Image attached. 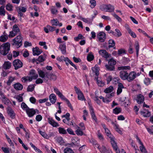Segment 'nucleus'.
<instances>
[{
  "label": "nucleus",
  "mask_w": 153,
  "mask_h": 153,
  "mask_svg": "<svg viewBox=\"0 0 153 153\" xmlns=\"http://www.w3.org/2000/svg\"><path fill=\"white\" fill-rule=\"evenodd\" d=\"M42 52V51L37 47L33 48V55H39Z\"/></svg>",
  "instance_id": "18"
},
{
  "label": "nucleus",
  "mask_w": 153,
  "mask_h": 153,
  "mask_svg": "<svg viewBox=\"0 0 153 153\" xmlns=\"http://www.w3.org/2000/svg\"><path fill=\"white\" fill-rule=\"evenodd\" d=\"M128 33L133 38H135L136 37L135 33L132 31L131 29H128Z\"/></svg>",
  "instance_id": "47"
},
{
  "label": "nucleus",
  "mask_w": 153,
  "mask_h": 153,
  "mask_svg": "<svg viewBox=\"0 0 153 153\" xmlns=\"http://www.w3.org/2000/svg\"><path fill=\"white\" fill-rule=\"evenodd\" d=\"M85 39L84 37L81 34H79L78 35L77 37L74 38V40L76 41H78L79 40L83 39Z\"/></svg>",
  "instance_id": "29"
},
{
  "label": "nucleus",
  "mask_w": 153,
  "mask_h": 153,
  "mask_svg": "<svg viewBox=\"0 0 153 153\" xmlns=\"http://www.w3.org/2000/svg\"><path fill=\"white\" fill-rule=\"evenodd\" d=\"M70 118L68 119H64L63 120V122L64 123L67 124L68 125H73V124L72 122H70Z\"/></svg>",
  "instance_id": "40"
},
{
  "label": "nucleus",
  "mask_w": 153,
  "mask_h": 153,
  "mask_svg": "<svg viewBox=\"0 0 153 153\" xmlns=\"http://www.w3.org/2000/svg\"><path fill=\"white\" fill-rule=\"evenodd\" d=\"M110 142L113 148L118 146L115 138L110 140Z\"/></svg>",
  "instance_id": "39"
},
{
  "label": "nucleus",
  "mask_w": 153,
  "mask_h": 153,
  "mask_svg": "<svg viewBox=\"0 0 153 153\" xmlns=\"http://www.w3.org/2000/svg\"><path fill=\"white\" fill-rule=\"evenodd\" d=\"M99 53L100 54L105 58H107L110 55L105 50H101L99 51Z\"/></svg>",
  "instance_id": "14"
},
{
  "label": "nucleus",
  "mask_w": 153,
  "mask_h": 153,
  "mask_svg": "<svg viewBox=\"0 0 153 153\" xmlns=\"http://www.w3.org/2000/svg\"><path fill=\"white\" fill-rule=\"evenodd\" d=\"M144 99V97L141 94H139L137 96L136 100L138 104H141L143 102Z\"/></svg>",
  "instance_id": "15"
},
{
  "label": "nucleus",
  "mask_w": 153,
  "mask_h": 153,
  "mask_svg": "<svg viewBox=\"0 0 153 153\" xmlns=\"http://www.w3.org/2000/svg\"><path fill=\"white\" fill-rule=\"evenodd\" d=\"M105 67L107 70L110 71H114L115 70L114 66L111 65H105Z\"/></svg>",
  "instance_id": "30"
},
{
  "label": "nucleus",
  "mask_w": 153,
  "mask_h": 153,
  "mask_svg": "<svg viewBox=\"0 0 153 153\" xmlns=\"http://www.w3.org/2000/svg\"><path fill=\"white\" fill-rule=\"evenodd\" d=\"M126 53V51L123 49H121L118 50V54L121 55L122 54H125Z\"/></svg>",
  "instance_id": "58"
},
{
  "label": "nucleus",
  "mask_w": 153,
  "mask_h": 153,
  "mask_svg": "<svg viewBox=\"0 0 153 153\" xmlns=\"http://www.w3.org/2000/svg\"><path fill=\"white\" fill-rule=\"evenodd\" d=\"M121 111L120 108H116L113 109V113L115 114H117Z\"/></svg>",
  "instance_id": "54"
},
{
  "label": "nucleus",
  "mask_w": 153,
  "mask_h": 153,
  "mask_svg": "<svg viewBox=\"0 0 153 153\" xmlns=\"http://www.w3.org/2000/svg\"><path fill=\"white\" fill-rule=\"evenodd\" d=\"M97 136L100 140H102L103 139V137L99 131H97Z\"/></svg>",
  "instance_id": "63"
},
{
  "label": "nucleus",
  "mask_w": 153,
  "mask_h": 153,
  "mask_svg": "<svg viewBox=\"0 0 153 153\" xmlns=\"http://www.w3.org/2000/svg\"><path fill=\"white\" fill-rule=\"evenodd\" d=\"M51 10L52 13L53 14L56 15L57 13L58 12L57 10L54 6H52L51 7Z\"/></svg>",
  "instance_id": "41"
},
{
  "label": "nucleus",
  "mask_w": 153,
  "mask_h": 153,
  "mask_svg": "<svg viewBox=\"0 0 153 153\" xmlns=\"http://www.w3.org/2000/svg\"><path fill=\"white\" fill-rule=\"evenodd\" d=\"M20 29L16 25H14L13 26V30L10 32L9 35V37H13L16 35L17 33H19Z\"/></svg>",
  "instance_id": "5"
},
{
  "label": "nucleus",
  "mask_w": 153,
  "mask_h": 153,
  "mask_svg": "<svg viewBox=\"0 0 153 153\" xmlns=\"http://www.w3.org/2000/svg\"><path fill=\"white\" fill-rule=\"evenodd\" d=\"M114 90L113 87L112 86H110L109 87L106 88L104 92L106 93H109L113 91Z\"/></svg>",
  "instance_id": "32"
},
{
  "label": "nucleus",
  "mask_w": 153,
  "mask_h": 153,
  "mask_svg": "<svg viewBox=\"0 0 153 153\" xmlns=\"http://www.w3.org/2000/svg\"><path fill=\"white\" fill-rule=\"evenodd\" d=\"M90 112L91 114L92 118L94 119L95 122L97 123V119L96 116V115L94 114V110L93 108L91 107L90 108Z\"/></svg>",
  "instance_id": "24"
},
{
  "label": "nucleus",
  "mask_w": 153,
  "mask_h": 153,
  "mask_svg": "<svg viewBox=\"0 0 153 153\" xmlns=\"http://www.w3.org/2000/svg\"><path fill=\"white\" fill-rule=\"evenodd\" d=\"M8 39V36L5 35H2L0 36V41L5 42Z\"/></svg>",
  "instance_id": "26"
},
{
  "label": "nucleus",
  "mask_w": 153,
  "mask_h": 153,
  "mask_svg": "<svg viewBox=\"0 0 153 153\" xmlns=\"http://www.w3.org/2000/svg\"><path fill=\"white\" fill-rule=\"evenodd\" d=\"M97 37L100 42H104L106 39V34L103 32H101L97 34Z\"/></svg>",
  "instance_id": "10"
},
{
  "label": "nucleus",
  "mask_w": 153,
  "mask_h": 153,
  "mask_svg": "<svg viewBox=\"0 0 153 153\" xmlns=\"http://www.w3.org/2000/svg\"><path fill=\"white\" fill-rule=\"evenodd\" d=\"M1 149L4 153H9L10 149L8 148L1 147Z\"/></svg>",
  "instance_id": "51"
},
{
  "label": "nucleus",
  "mask_w": 153,
  "mask_h": 153,
  "mask_svg": "<svg viewBox=\"0 0 153 153\" xmlns=\"http://www.w3.org/2000/svg\"><path fill=\"white\" fill-rule=\"evenodd\" d=\"M64 153H74L73 151L70 148H66L64 150Z\"/></svg>",
  "instance_id": "46"
},
{
  "label": "nucleus",
  "mask_w": 153,
  "mask_h": 153,
  "mask_svg": "<svg viewBox=\"0 0 153 153\" xmlns=\"http://www.w3.org/2000/svg\"><path fill=\"white\" fill-rule=\"evenodd\" d=\"M29 73L33 79H36L38 76V74L36 73L35 71L34 70H30Z\"/></svg>",
  "instance_id": "23"
},
{
  "label": "nucleus",
  "mask_w": 153,
  "mask_h": 153,
  "mask_svg": "<svg viewBox=\"0 0 153 153\" xmlns=\"http://www.w3.org/2000/svg\"><path fill=\"white\" fill-rule=\"evenodd\" d=\"M59 48L60 49L63 54H65L66 53V45L65 44L60 45Z\"/></svg>",
  "instance_id": "22"
},
{
  "label": "nucleus",
  "mask_w": 153,
  "mask_h": 153,
  "mask_svg": "<svg viewBox=\"0 0 153 153\" xmlns=\"http://www.w3.org/2000/svg\"><path fill=\"white\" fill-rule=\"evenodd\" d=\"M54 91L59 97L62 99L65 100L68 106L70 107V109L72 110H73V108L69 101L59 91V89L56 88L54 87Z\"/></svg>",
  "instance_id": "3"
},
{
  "label": "nucleus",
  "mask_w": 153,
  "mask_h": 153,
  "mask_svg": "<svg viewBox=\"0 0 153 153\" xmlns=\"http://www.w3.org/2000/svg\"><path fill=\"white\" fill-rule=\"evenodd\" d=\"M38 73L39 76L40 77L44 78V80L46 82H47L49 79V77L48 76V73L46 72L45 73L42 71L39 70L38 71Z\"/></svg>",
  "instance_id": "8"
},
{
  "label": "nucleus",
  "mask_w": 153,
  "mask_h": 153,
  "mask_svg": "<svg viewBox=\"0 0 153 153\" xmlns=\"http://www.w3.org/2000/svg\"><path fill=\"white\" fill-rule=\"evenodd\" d=\"M21 108L25 110L26 111V110H27L29 108L27 106L26 104L24 102H22L21 105Z\"/></svg>",
  "instance_id": "43"
},
{
  "label": "nucleus",
  "mask_w": 153,
  "mask_h": 153,
  "mask_svg": "<svg viewBox=\"0 0 153 153\" xmlns=\"http://www.w3.org/2000/svg\"><path fill=\"white\" fill-rule=\"evenodd\" d=\"M19 11L25 13L26 11L27 8L23 7H19Z\"/></svg>",
  "instance_id": "56"
},
{
  "label": "nucleus",
  "mask_w": 153,
  "mask_h": 153,
  "mask_svg": "<svg viewBox=\"0 0 153 153\" xmlns=\"http://www.w3.org/2000/svg\"><path fill=\"white\" fill-rule=\"evenodd\" d=\"M115 31L117 33L116 37H118L122 35V33L120 30L117 29H116Z\"/></svg>",
  "instance_id": "59"
},
{
  "label": "nucleus",
  "mask_w": 153,
  "mask_h": 153,
  "mask_svg": "<svg viewBox=\"0 0 153 153\" xmlns=\"http://www.w3.org/2000/svg\"><path fill=\"white\" fill-rule=\"evenodd\" d=\"M35 84L34 85H29L27 88V91L28 92H32V91L34 89Z\"/></svg>",
  "instance_id": "35"
},
{
  "label": "nucleus",
  "mask_w": 153,
  "mask_h": 153,
  "mask_svg": "<svg viewBox=\"0 0 153 153\" xmlns=\"http://www.w3.org/2000/svg\"><path fill=\"white\" fill-rule=\"evenodd\" d=\"M15 78L10 77L9 78L8 81L7 82L8 85H10L11 83L14 80Z\"/></svg>",
  "instance_id": "53"
},
{
  "label": "nucleus",
  "mask_w": 153,
  "mask_h": 153,
  "mask_svg": "<svg viewBox=\"0 0 153 153\" xmlns=\"http://www.w3.org/2000/svg\"><path fill=\"white\" fill-rule=\"evenodd\" d=\"M94 58V56L93 55L89 54L87 56V59L88 61H91Z\"/></svg>",
  "instance_id": "52"
},
{
  "label": "nucleus",
  "mask_w": 153,
  "mask_h": 153,
  "mask_svg": "<svg viewBox=\"0 0 153 153\" xmlns=\"http://www.w3.org/2000/svg\"><path fill=\"white\" fill-rule=\"evenodd\" d=\"M4 7L2 6L0 7V15L4 16L5 15V11L4 9Z\"/></svg>",
  "instance_id": "34"
},
{
  "label": "nucleus",
  "mask_w": 153,
  "mask_h": 153,
  "mask_svg": "<svg viewBox=\"0 0 153 153\" xmlns=\"http://www.w3.org/2000/svg\"><path fill=\"white\" fill-rule=\"evenodd\" d=\"M140 149L142 152L144 153L147 152V151H146V149H145L143 144H142V145H141V146H140Z\"/></svg>",
  "instance_id": "55"
},
{
  "label": "nucleus",
  "mask_w": 153,
  "mask_h": 153,
  "mask_svg": "<svg viewBox=\"0 0 153 153\" xmlns=\"http://www.w3.org/2000/svg\"><path fill=\"white\" fill-rule=\"evenodd\" d=\"M26 112L29 117H33L36 114V111L33 108L30 109L29 108L26 110Z\"/></svg>",
  "instance_id": "16"
},
{
  "label": "nucleus",
  "mask_w": 153,
  "mask_h": 153,
  "mask_svg": "<svg viewBox=\"0 0 153 153\" xmlns=\"http://www.w3.org/2000/svg\"><path fill=\"white\" fill-rule=\"evenodd\" d=\"M13 65L15 70H17L22 67L23 63L19 59L14 60L13 62Z\"/></svg>",
  "instance_id": "7"
},
{
  "label": "nucleus",
  "mask_w": 153,
  "mask_h": 153,
  "mask_svg": "<svg viewBox=\"0 0 153 153\" xmlns=\"http://www.w3.org/2000/svg\"><path fill=\"white\" fill-rule=\"evenodd\" d=\"M59 132L60 134H67V132L66 130L64 128L62 127H59L58 128Z\"/></svg>",
  "instance_id": "31"
},
{
  "label": "nucleus",
  "mask_w": 153,
  "mask_h": 153,
  "mask_svg": "<svg viewBox=\"0 0 153 153\" xmlns=\"http://www.w3.org/2000/svg\"><path fill=\"white\" fill-rule=\"evenodd\" d=\"M2 101L5 104H7L9 102V100L6 97L3 98Z\"/></svg>",
  "instance_id": "64"
},
{
  "label": "nucleus",
  "mask_w": 153,
  "mask_h": 153,
  "mask_svg": "<svg viewBox=\"0 0 153 153\" xmlns=\"http://www.w3.org/2000/svg\"><path fill=\"white\" fill-rule=\"evenodd\" d=\"M8 112L11 118H13L15 115L14 111L10 108L8 109Z\"/></svg>",
  "instance_id": "27"
},
{
  "label": "nucleus",
  "mask_w": 153,
  "mask_h": 153,
  "mask_svg": "<svg viewBox=\"0 0 153 153\" xmlns=\"http://www.w3.org/2000/svg\"><path fill=\"white\" fill-rule=\"evenodd\" d=\"M92 70L93 73H94L96 75V76L95 77L94 79L96 80L97 81L98 80L100 79H98V76L99 75L98 68L96 65L94 67L92 68Z\"/></svg>",
  "instance_id": "13"
},
{
  "label": "nucleus",
  "mask_w": 153,
  "mask_h": 153,
  "mask_svg": "<svg viewBox=\"0 0 153 153\" xmlns=\"http://www.w3.org/2000/svg\"><path fill=\"white\" fill-rule=\"evenodd\" d=\"M10 50V44L6 42L2 44L0 46V53L3 55H6Z\"/></svg>",
  "instance_id": "2"
},
{
  "label": "nucleus",
  "mask_w": 153,
  "mask_h": 153,
  "mask_svg": "<svg viewBox=\"0 0 153 153\" xmlns=\"http://www.w3.org/2000/svg\"><path fill=\"white\" fill-rule=\"evenodd\" d=\"M6 9L9 11H11L12 10L13 6L12 4L10 3H8L6 5Z\"/></svg>",
  "instance_id": "45"
},
{
  "label": "nucleus",
  "mask_w": 153,
  "mask_h": 153,
  "mask_svg": "<svg viewBox=\"0 0 153 153\" xmlns=\"http://www.w3.org/2000/svg\"><path fill=\"white\" fill-rule=\"evenodd\" d=\"M112 15L119 22H121L122 21L121 19L115 13H112Z\"/></svg>",
  "instance_id": "50"
},
{
  "label": "nucleus",
  "mask_w": 153,
  "mask_h": 153,
  "mask_svg": "<svg viewBox=\"0 0 153 153\" xmlns=\"http://www.w3.org/2000/svg\"><path fill=\"white\" fill-rule=\"evenodd\" d=\"M97 84L100 87H102L104 85V83L102 82L100 79L97 80Z\"/></svg>",
  "instance_id": "49"
},
{
  "label": "nucleus",
  "mask_w": 153,
  "mask_h": 153,
  "mask_svg": "<svg viewBox=\"0 0 153 153\" xmlns=\"http://www.w3.org/2000/svg\"><path fill=\"white\" fill-rule=\"evenodd\" d=\"M108 44V47L109 48L113 47L115 45V42L112 39H110L109 40Z\"/></svg>",
  "instance_id": "36"
},
{
  "label": "nucleus",
  "mask_w": 153,
  "mask_h": 153,
  "mask_svg": "<svg viewBox=\"0 0 153 153\" xmlns=\"http://www.w3.org/2000/svg\"><path fill=\"white\" fill-rule=\"evenodd\" d=\"M94 144H95L96 146L100 149V151L101 153H106L107 152H108L110 151L108 150H107L104 146H102V147L101 148H100L98 144H96V141H94Z\"/></svg>",
  "instance_id": "11"
},
{
  "label": "nucleus",
  "mask_w": 153,
  "mask_h": 153,
  "mask_svg": "<svg viewBox=\"0 0 153 153\" xmlns=\"http://www.w3.org/2000/svg\"><path fill=\"white\" fill-rule=\"evenodd\" d=\"M77 127L78 128L75 131V132L76 134L78 135L82 136L83 134V132L80 129V128L77 126Z\"/></svg>",
  "instance_id": "37"
},
{
  "label": "nucleus",
  "mask_w": 153,
  "mask_h": 153,
  "mask_svg": "<svg viewBox=\"0 0 153 153\" xmlns=\"http://www.w3.org/2000/svg\"><path fill=\"white\" fill-rule=\"evenodd\" d=\"M11 67V63L9 62H5L4 64V68L5 69H9Z\"/></svg>",
  "instance_id": "28"
},
{
  "label": "nucleus",
  "mask_w": 153,
  "mask_h": 153,
  "mask_svg": "<svg viewBox=\"0 0 153 153\" xmlns=\"http://www.w3.org/2000/svg\"><path fill=\"white\" fill-rule=\"evenodd\" d=\"M140 113L142 116L145 117H148L151 115L150 112L147 110L144 109L140 111Z\"/></svg>",
  "instance_id": "19"
},
{
  "label": "nucleus",
  "mask_w": 153,
  "mask_h": 153,
  "mask_svg": "<svg viewBox=\"0 0 153 153\" xmlns=\"http://www.w3.org/2000/svg\"><path fill=\"white\" fill-rule=\"evenodd\" d=\"M144 82L146 85H149L150 83V79L148 78H145L144 80Z\"/></svg>",
  "instance_id": "60"
},
{
  "label": "nucleus",
  "mask_w": 153,
  "mask_h": 153,
  "mask_svg": "<svg viewBox=\"0 0 153 153\" xmlns=\"http://www.w3.org/2000/svg\"><path fill=\"white\" fill-rule=\"evenodd\" d=\"M116 61L113 58L110 59L108 62V64L114 66L116 64Z\"/></svg>",
  "instance_id": "38"
},
{
  "label": "nucleus",
  "mask_w": 153,
  "mask_h": 153,
  "mask_svg": "<svg viewBox=\"0 0 153 153\" xmlns=\"http://www.w3.org/2000/svg\"><path fill=\"white\" fill-rule=\"evenodd\" d=\"M74 88L75 91L78 95V99L79 100L82 101L85 100V99L84 97L83 94L81 91L76 86H75Z\"/></svg>",
  "instance_id": "9"
},
{
  "label": "nucleus",
  "mask_w": 153,
  "mask_h": 153,
  "mask_svg": "<svg viewBox=\"0 0 153 153\" xmlns=\"http://www.w3.org/2000/svg\"><path fill=\"white\" fill-rule=\"evenodd\" d=\"M22 37L19 34V35L13 39V45L15 46L17 48H19L22 45Z\"/></svg>",
  "instance_id": "4"
},
{
  "label": "nucleus",
  "mask_w": 153,
  "mask_h": 153,
  "mask_svg": "<svg viewBox=\"0 0 153 153\" xmlns=\"http://www.w3.org/2000/svg\"><path fill=\"white\" fill-rule=\"evenodd\" d=\"M67 131L68 133L74 135H75V134L74 133V131H73V130L71 128H68L67 130Z\"/></svg>",
  "instance_id": "61"
},
{
  "label": "nucleus",
  "mask_w": 153,
  "mask_h": 153,
  "mask_svg": "<svg viewBox=\"0 0 153 153\" xmlns=\"http://www.w3.org/2000/svg\"><path fill=\"white\" fill-rule=\"evenodd\" d=\"M51 23L53 26H57L59 22L57 19H53L51 20Z\"/></svg>",
  "instance_id": "48"
},
{
  "label": "nucleus",
  "mask_w": 153,
  "mask_h": 153,
  "mask_svg": "<svg viewBox=\"0 0 153 153\" xmlns=\"http://www.w3.org/2000/svg\"><path fill=\"white\" fill-rule=\"evenodd\" d=\"M117 69L119 70H123L120 72V78L123 80H127L128 73L127 71L124 70H129L130 67L129 66H122L118 67Z\"/></svg>",
  "instance_id": "1"
},
{
  "label": "nucleus",
  "mask_w": 153,
  "mask_h": 153,
  "mask_svg": "<svg viewBox=\"0 0 153 153\" xmlns=\"http://www.w3.org/2000/svg\"><path fill=\"white\" fill-rule=\"evenodd\" d=\"M48 76L50 77V79L51 80H53L54 81L56 80L57 78L56 76L52 74H49L48 73Z\"/></svg>",
  "instance_id": "33"
},
{
  "label": "nucleus",
  "mask_w": 153,
  "mask_h": 153,
  "mask_svg": "<svg viewBox=\"0 0 153 153\" xmlns=\"http://www.w3.org/2000/svg\"><path fill=\"white\" fill-rule=\"evenodd\" d=\"M147 129L149 133L153 134V125L150 126L149 128H147Z\"/></svg>",
  "instance_id": "57"
},
{
  "label": "nucleus",
  "mask_w": 153,
  "mask_h": 153,
  "mask_svg": "<svg viewBox=\"0 0 153 153\" xmlns=\"http://www.w3.org/2000/svg\"><path fill=\"white\" fill-rule=\"evenodd\" d=\"M124 86L121 83H119L118 85V89L117 91V94L119 95L122 91V88H124Z\"/></svg>",
  "instance_id": "25"
},
{
  "label": "nucleus",
  "mask_w": 153,
  "mask_h": 153,
  "mask_svg": "<svg viewBox=\"0 0 153 153\" xmlns=\"http://www.w3.org/2000/svg\"><path fill=\"white\" fill-rule=\"evenodd\" d=\"M137 75L136 73L134 72H131L128 74L127 80L129 82H131L134 79Z\"/></svg>",
  "instance_id": "12"
},
{
  "label": "nucleus",
  "mask_w": 153,
  "mask_h": 153,
  "mask_svg": "<svg viewBox=\"0 0 153 153\" xmlns=\"http://www.w3.org/2000/svg\"><path fill=\"white\" fill-rule=\"evenodd\" d=\"M103 7L105 12L111 13L114 12V6L110 4H104Z\"/></svg>",
  "instance_id": "6"
},
{
  "label": "nucleus",
  "mask_w": 153,
  "mask_h": 153,
  "mask_svg": "<svg viewBox=\"0 0 153 153\" xmlns=\"http://www.w3.org/2000/svg\"><path fill=\"white\" fill-rule=\"evenodd\" d=\"M57 141L59 143L61 144L63 142V140L62 137H59L56 139Z\"/></svg>",
  "instance_id": "62"
},
{
  "label": "nucleus",
  "mask_w": 153,
  "mask_h": 153,
  "mask_svg": "<svg viewBox=\"0 0 153 153\" xmlns=\"http://www.w3.org/2000/svg\"><path fill=\"white\" fill-rule=\"evenodd\" d=\"M48 121V123L53 127H57L59 126V124L51 118H49Z\"/></svg>",
  "instance_id": "17"
},
{
  "label": "nucleus",
  "mask_w": 153,
  "mask_h": 153,
  "mask_svg": "<svg viewBox=\"0 0 153 153\" xmlns=\"http://www.w3.org/2000/svg\"><path fill=\"white\" fill-rule=\"evenodd\" d=\"M14 88L17 90H21L23 89L22 85L19 83H16L13 85Z\"/></svg>",
  "instance_id": "20"
},
{
  "label": "nucleus",
  "mask_w": 153,
  "mask_h": 153,
  "mask_svg": "<svg viewBox=\"0 0 153 153\" xmlns=\"http://www.w3.org/2000/svg\"><path fill=\"white\" fill-rule=\"evenodd\" d=\"M49 100L51 103H55L56 100V97L55 95L53 94H51L49 96Z\"/></svg>",
  "instance_id": "21"
},
{
  "label": "nucleus",
  "mask_w": 153,
  "mask_h": 153,
  "mask_svg": "<svg viewBox=\"0 0 153 153\" xmlns=\"http://www.w3.org/2000/svg\"><path fill=\"white\" fill-rule=\"evenodd\" d=\"M114 128L116 131L120 134H122V131L119 127V126L117 124H114Z\"/></svg>",
  "instance_id": "42"
},
{
  "label": "nucleus",
  "mask_w": 153,
  "mask_h": 153,
  "mask_svg": "<svg viewBox=\"0 0 153 153\" xmlns=\"http://www.w3.org/2000/svg\"><path fill=\"white\" fill-rule=\"evenodd\" d=\"M91 3V7L93 8H94L96 5V2L95 0H91L90 1Z\"/></svg>",
  "instance_id": "44"
}]
</instances>
